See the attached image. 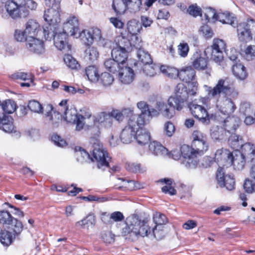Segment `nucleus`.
Returning a JSON list of instances; mask_svg holds the SVG:
<instances>
[{
  "instance_id": "nucleus-1",
  "label": "nucleus",
  "mask_w": 255,
  "mask_h": 255,
  "mask_svg": "<svg viewBox=\"0 0 255 255\" xmlns=\"http://www.w3.org/2000/svg\"><path fill=\"white\" fill-rule=\"evenodd\" d=\"M207 91L209 97L216 101V107L222 113L229 115L236 110L233 99L237 97L238 92L226 80H219L215 87H208Z\"/></svg>"
},
{
  "instance_id": "nucleus-2",
  "label": "nucleus",
  "mask_w": 255,
  "mask_h": 255,
  "mask_svg": "<svg viewBox=\"0 0 255 255\" xmlns=\"http://www.w3.org/2000/svg\"><path fill=\"white\" fill-rule=\"evenodd\" d=\"M126 226L122 230V235L126 236L130 233L141 237H153L157 239H161V233L157 227L151 229L147 222L141 220L135 214L131 215L127 218L126 220Z\"/></svg>"
},
{
  "instance_id": "nucleus-3",
  "label": "nucleus",
  "mask_w": 255,
  "mask_h": 255,
  "mask_svg": "<svg viewBox=\"0 0 255 255\" xmlns=\"http://www.w3.org/2000/svg\"><path fill=\"white\" fill-rule=\"evenodd\" d=\"M126 226L122 230V235L126 236L130 233L141 237H153L157 239H161V233L157 227L151 229L147 222L141 220L135 214L131 215L127 218L126 220Z\"/></svg>"
},
{
  "instance_id": "nucleus-4",
  "label": "nucleus",
  "mask_w": 255,
  "mask_h": 255,
  "mask_svg": "<svg viewBox=\"0 0 255 255\" xmlns=\"http://www.w3.org/2000/svg\"><path fill=\"white\" fill-rule=\"evenodd\" d=\"M208 147L207 140L192 141L191 147L186 144L183 145L181 147L183 164L187 168H195L199 162V157L203 155Z\"/></svg>"
},
{
  "instance_id": "nucleus-5",
  "label": "nucleus",
  "mask_w": 255,
  "mask_h": 255,
  "mask_svg": "<svg viewBox=\"0 0 255 255\" xmlns=\"http://www.w3.org/2000/svg\"><path fill=\"white\" fill-rule=\"evenodd\" d=\"M25 0H8L6 1L1 15L4 18L12 19L26 18L29 11L23 6Z\"/></svg>"
},
{
  "instance_id": "nucleus-6",
  "label": "nucleus",
  "mask_w": 255,
  "mask_h": 255,
  "mask_svg": "<svg viewBox=\"0 0 255 255\" xmlns=\"http://www.w3.org/2000/svg\"><path fill=\"white\" fill-rule=\"evenodd\" d=\"M215 158L219 162L223 158L226 160L230 165H233L237 170L243 169L245 165L246 157L239 150L230 152L227 149L222 148L216 151Z\"/></svg>"
},
{
  "instance_id": "nucleus-7",
  "label": "nucleus",
  "mask_w": 255,
  "mask_h": 255,
  "mask_svg": "<svg viewBox=\"0 0 255 255\" xmlns=\"http://www.w3.org/2000/svg\"><path fill=\"white\" fill-rule=\"evenodd\" d=\"M90 143L93 148L91 160L96 162L99 169L105 170L109 166V161L111 159L107 150L103 147L98 138L91 137Z\"/></svg>"
},
{
  "instance_id": "nucleus-8",
  "label": "nucleus",
  "mask_w": 255,
  "mask_h": 255,
  "mask_svg": "<svg viewBox=\"0 0 255 255\" xmlns=\"http://www.w3.org/2000/svg\"><path fill=\"white\" fill-rule=\"evenodd\" d=\"M145 122L142 116H132L130 117L128 125L123 129L120 138L121 141L125 144L130 143L133 138L135 139L136 130L139 127L143 125Z\"/></svg>"
},
{
  "instance_id": "nucleus-9",
  "label": "nucleus",
  "mask_w": 255,
  "mask_h": 255,
  "mask_svg": "<svg viewBox=\"0 0 255 255\" xmlns=\"http://www.w3.org/2000/svg\"><path fill=\"white\" fill-rule=\"evenodd\" d=\"M239 40L243 42H248L252 38L253 33L255 32V20L250 19L246 22H242L236 24Z\"/></svg>"
},
{
  "instance_id": "nucleus-10",
  "label": "nucleus",
  "mask_w": 255,
  "mask_h": 255,
  "mask_svg": "<svg viewBox=\"0 0 255 255\" xmlns=\"http://www.w3.org/2000/svg\"><path fill=\"white\" fill-rule=\"evenodd\" d=\"M226 44L222 39H214L212 45V56L213 60L224 68L225 64L223 52H226Z\"/></svg>"
},
{
  "instance_id": "nucleus-11",
  "label": "nucleus",
  "mask_w": 255,
  "mask_h": 255,
  "mask_svg": "<svg viewBox=\"0 0 255 255\" xmlns=\"http://www.w3.org/2000/svg\"><path fill=\"white\" fill-rule=\"evenodd\" d=\"M192 115L202 124L207 125L210 122V116L206 109L198 104L197 100H194L188 105Z\"/></svg>"
},
{
  "instance_id": "nucleus-12",
  "label": "nucleus",
  "mask_w": 255,
  "mask_h": 255,
  "mask_svg": "<svg viewBox=\"0 0 255 255\" xmlns=\"http://www.w3.org/2000/svg\"><path fill=\"white\" fill-rule=\"evenodd\" d=\"M60 3H55L53 5L45 10L44 14V20L48 22V25L45 26L43 29L51 27H59L60 22Z\"/></svg>"
},
{
  "instance_id": "nucleus-13",
  "label": "nucleus",
  "mask_w": 255,
  "mask_h": 255,
  "mask_svg": "<svg viewBox=\"0 0 255 255\" xmlns=\"http://www.w3.org/2000/svg\"><path fill=\"white\" fill-rule=\"evenodd\" d=\"M78 120V123H77L75 129L77 131H80L84 129L85 130H90L91 133H94V136L92 137L98 138L101 132L99 126L96 125L95 116L93 118L82 121V117H79Z\"/></svg>"
},
{
  "instance_id": "nucleus-14",
  "label": "nucleus",
  "mask_w": 255,
  "mask_h": 255,
  "mask_svg": "<svg viewBox=\"0 0 255 255\" xmlns=\"http://www.w3.org/2000/svg\"><path fill=\"white\" fill-rule=\"evenodd\" d=\"M45 116L48 124L54 128H57L60 125L62 116V109L58 108V111H54V108L51 104H47L45 106Z\"/></svg>"
},
{
  "instance_id": "nucleus-15",
  "label": "nucleus",
  "mask_w": 255,
  "mask_h": 255,
  "mask_svg": "<svg viewBox=\"0 0 255 255\" xmlns=\"http://www.w3.org/2000/svg\"><path fill=\"white\" fill-rule=\"evenodd\" d=\"M216 179L221 187H225L229 191L235 188V181L233 176L231 174H225L223 168H218L216 173Z\"/></svg>"
},
{
  "instance_id": "nucleus-16",
  "label": "nucleus",
  "mask_w": 255,
  "mask_h": 255,
  "mask_svg": "<svg viewBox=\"0 0 255 255\" xmlns=\"http://www.w3.org/2000/svg\"><path fill=\"white\" fill-rule=\"evenodd\" d=\"M0 223L6 225H11L13 227V231L16 234H19L22 230V223L12 217L7 211H0Z\"/></svg>"
},
{
  "instance_id": "nucleus-17",
  "label": "nucleus",
  "mask_w": 255,
  "mask_h": 255,
  "mask_svg": "<svg viewBox=\"0 0 255 255\" xmlns=\"http://www.w3.org/2000/svg\"><path fill=\"white\" fill-rule=\"evenodd\" d=\"M26 47L30 52L39 55H44L46 51L44 42L34 37H29L27 39Z\"/></svg>"
},
{
  "instance_id": "nucleus-18",
  "label": "nucleus",
  "mask_w": 255,
  "mask_h": 255,
  "mask_svg": "<svg viewBox=\"0 0 255 255\" xmlns=\"http://www.w3.org/2000/svg\"><path fill=\"white\" fill-rule=\"evenodd\" d=\"M67 104V100H63L59 104L60 109H62L63 119L67 123L75 124L76 126L79 121L78 119H79V115L75 109H68Z\"/></svg>"
},
{
  "instance_id": "nucleus-19",
  "label": "nucleus",
  "mask_w": 255,
  "mask_h": 255,
  "mask_svg": "<svg viewBox=\"0 0 255 255\" xmlns=\"http://www.w3.org/2000/svg\"><path fill=\"white\" fill-rule=\"evenodd\" d=\"M79 31V22L75 16L70 17L64 23L62 33L67 35L75 36Z\"/></svg>"
},
{
  "instance_id": "nucleus-20",
  "label": "nucleus",
  "mask_w": 255,
  "mask_h": 255,
  "mask_svg": "<svg viewBox=\"0 0 255 255\" xmlns=\"http://www.w3.org/2000/svg\"><path fill=\"white\" fill-rule=\"evenodd\" d=\"M118 72L119 79L121 83L128 85L132 82L134 73L131 68L123 65Z\"/></svg>"
},
{
  "instance_id": "nucleus-21",
  "label": "nucleus",
  "mask_w": 255,
  "mask_h": 255,
  "mask_svg": "<svg viewBox=\"0 0 255 255\" xmlns=\"http://www.w3.org/2000/svg\"><path fill=\"white\" fill-rule=\"evenodd\" d=\"M192 66L198 70H205L207 66V58L201 55L200 52H195L191 58Z\"/></svg>"
},
{
  "instance_id": "nucleus-22",
  "label": "nucleus",
  "mask_w": 255,
  "mask_h": 255,
  "mask_svg": "<svg viewBox=\"0 0 255 255\" xmlns=\"http://www.w3.org/2000/svg\"><path fill=\"white\" fill-rule=\"evenodd\" d=\"M240 123L238 117L233 116H228L224 121L223 127L228 134L233 133L239 127Z\"/></svg>"
},
{
  "instance_id": "nucleus-23",
  "label": "nucleus",
  "mask_w": 255,
  "mask_h": 255,
  "mask_svg": "<svg viewBox=\"0 0 255 255\" xmlns=\"http://www.w3.org/2000/svg\"><path fill=\"white\" fill-rule=\"evenodd\" d=\"M241 148V153L244 154L248 161L252 163H255V144L247 142L244 143Z\"/></svg>"
},
{
  "instance_id": "nucleus-24",
  "label": "nucleus",
  "mask_w": 255,
  "mask_h": 255,
  "mask_svg": "<svg viewBox=\"0 0 255 255\" xmlns=\"http://www.w3.org/2000/svg\"><path fill=\"white\" fill-rule=\"evenodd\" d=\"M196 76V72L191 66H187L179 71V78L181 80L187 83H190Z\"/></svg>"
},
{
  "instance_id": "nucleus-25",
  "label": "nucleus",
  "mask_w": 255,
  "mask_h": 255,
  "mask_svg": "<svg viewBox=\"0 0 255 255\" xmlns=\"http://www.w3.org/2000/svg\"><path fill=\"white\" fill-rule=\"evenodd\" d=\"M216 20L223 24H228L233 27H235L237 24V18L233 13L228 12H218L216 16Z\"/></svg>"
},
{
  "instance_id": "nucleus-26",
  "label": "nucleus",
  "mask_w": 255,
  "mask_h": 255,
  "mask_svg": "<svg viewBox=\"0 0 255 255\" xmlns=\"http://www.w3.org/2000/svg\"><path fill=\"white\" fill-rule=\"evenodd\" d=\"M228 132L222 127L214 126L210 129V135L215 141H219L227 138Z\"/></svg>"
},
{
  "instance_id": "nucleus-27",
  "label": "nucleus",
  "mask_w": 255,
  "mask_h": 255,
  "mask_svg": "<svg viewBox=\"0 0 255 255\" xmlns=\"http://www.w3.org/2000/svg\"><path fill=\"white\" fill-rule=\"evenodd\" d=\"M43 33L45 37V38L47 40H51L53 39V41H55V38H58L59 41L61 40L62 37V33L61 32L59 27H48L47 29L45 28L43 30Z\"/></svg>"
},
{
  "instance_id": "nucleus-28",
  "label": "nucleus",
  "mask_w": 255,
  "mask_h": 255,
  "mask_svg": "<svg viewBox=\"0 0 255 255\" xmlns=\"http://www.w3.org/2000/svg\"><path fill=\"white\" fill-rule=\"evenodd\" d=\"M135 139L139 144H145L150 140V134L146 129L138 128L136 130Z\"/></svg>"
},
{
  "instance_id": "nucleus-29",
  "label": "nucleus",
  "mask_w": 255,
  "mask_h": 255,
  "mask_svg": "<svg viewBox=\"0 0 255 255\" xmlns=\"http://www.w3.org/2000/svg\"><path fill=\"white\" fill-rule=\"evenodd\" d=\"M126 27L128 34L131 36L138 35L142 29L141 23L134 19L129 20L127 23Z\"/></svg>"
},
{
  "instance_id": "nucleus-30",
  "label": "nucleus",
  "mask_w": 255,
  "mask_h": 255,
  "mask_svg": "<svg viewBox=\"0 0 255 255\" xmlns=\"http://www.w3.org/2000/svg\"><path fill=\"white\" fill-rule=\"evenodd\" d=\"M128 51H125L120 48H114L111 54L113 58L119 62L122 66L125 65L128 57Z\"/></svg>"
},
{
  "instance_id": "nucleus-31",
  "label": "nucleus",
  "mask_w": 255,
  "mask_h": 255,
  "mask_svg": "<svg viewBox=\"0 0 255 255\" xmlns=\"http://www.w3.org/2000/svg\"><path fill=\"white\" fill-rule=\"evenodd\" d=\"M149 149L154 155L157 156L166 155L168 153V150L161 143L156 141L150 143Z\"/></svg>"
},
{
  "instance_id": "nucleus-32",
  "label": "nucleus",
  "mask_w": 255,
  "mask_h": 255,
  "mask_svg": "<svg viewBox=\"0 0 255 255\" xmlns=\"http://www.w3.org/2000/svg\"><path fill=\"white\" fill-rule=\"evenodd\" d=\"M229 137L228 143L229 145L234 149V151L239 150L244 144L243 138L234 132L230 133Z\"/></svg>"
},
{
  "instance_id": "nucleus-33",
  "label": "nucleus",
  "mask_w": 255,
  "mask_h": 255,
  "mask_svg": "<svg viewBox=\"0 0 255 255\" xmlns=\"http://www.w3.org/2000/svg\"><path fill=\"white\" fill-rule=\"evenodd\" d=\"M232 72L234 75L240 80H244L247 77L245 67L241 63H236L232 66Z\"/></svg>"
},
{
  "instance_id": "nucleus-34",
  "label": "nucleus",
  "mask_w": 255,
  "mask_h": 255,
  "mask_svg": "<svg viewBox=\"0 0 255 255\" xmlns=\"http://www.w3.org/2000/svg\"><path fill=\"white\" fill-rule=\"evenodd\" d=\"M39 25L36 20H29L26 23L25 32L29 35V37H34L38 32Z\"/></svg>"
},
{
  "instance_id": "nucleus-35",
  "label": "nucleus",
  "mask_w": 255,
  "mask_h": 255,
  "mask_svg": "<svg viewBox=\"0 0 255 255\" xmlns=\"http://www.w3.org/2000/svg\"><path fill=\"white\" fill-rule=\"evenodd\" d=\"M187 100L183 99L175 95L174 97H170L168 100V105L174 110H181L184 106V103Z\"/></svg>"
},
{
  "instance_id": "nucleus-36",
  "label": "nucleus",
  "mask_w": 255,
  "mask_h": 255,
  "mask_svg": "<svg viewBox=\"0 0 255 255\" xmlns=\"http://www.w3.org/2000/svg\"><path fill=\"white\" fill-rule=\"evenodd\" d=\"M112 8L117 15L123 14L127 9V2L125 0H113Z\"/></svg>"
},
{
  "instance_id": "nucleus-37",
  "label": "nucleus",
  "mask_w": 255,
  "mask_h": 255,
  "mask_svg": "<svg viewBox=\"0 0 255 255\" xmlns=\"http://www.w3.org/2000/svg\"><path fill=\"white\" fill-rule=\"evenodd\" d=\"M133 111L129 109H125L120 111L118 110H114L110 113L113 118H114L119 122L122 121L125 116H131Z\"/></svg>"
},
{
  "instance_id": "nucleus-38",
  "label": "nucleus",
  "mask_w": 255,
  "mask_h": 255,
  "mask_svg": "<svg viewBox=\"0 0 255 255\" xmlns=\"http://www.w3.org/2000/svg\"><path fill=\"white\" fill-rule=\"evenodd\" d=\"M85 72L88 80L92 82H96L99 79V74L95 66H90L85 69Z\"/></svg>"
},
{
  "instance_id": "nucleus-39",
  "label": "nucleus",
  "mask_w": 255,
  "mask_h": 255,
  "mask_svg": "<svg viewBox=\"0 0 255 255\" xmlns=\"http://www.w3.org/2000/svg\"><path fill=\"white\" fill-rule=\"evenodd\" d=\"M67 34L65 33H62V37L61 40L59 41L58 38H55V41L54 42V44L55 47L60 50H65L66 51L70 50L71 46L68 45L67 42Z\"/></svg>"
},
{
  "instance_id": "nucleus-40",
  "label": "nucleus",
  "mask_w": 255,
  "mask_h": 255,
  "mask_svg": "<svg viewBox=\"0 0 255 255\" xmlns=\"http://www.w3.org/2000/svg\"><path fill=\"white\" fill-rule=\"evenodd\" d=\"M104 65L109 71L113 73L118 72L122 67V65L113 58L107 60Z\"/></svg>"
},
{
  "instance_id": "nucleus-41",
  "label": "nucleus",
  "mask_w": 255,
  "mask_h": 255,
  "mask_svg": "<svg viewBox=\"0 0 255 255\" xmlns=\"http://www.w3.org/2000/svg\"><path fill=\"white\" fill-rule=\"evenodd\" d=\"M160 71L170 78H176L179 77V71L175 68L161 65Z\"/></svg>"
},
{
  "instance_id": "nucleus-42",
  "label": "nucleus",
  "mask_w": 255,
  "mask_h": 255,
  "mask_svg": "<svg viewBox=\"0 0 255 255\" xmlns=\"http://www.w3.org/2000/svg\"><path fill=\"white\" fill-rule=\"evenodd\" d=\"M85 58L86 60L93 62L96 60L99 57V52L97 48L94 47H88L85 51Z\"/></svg>"
},
{
  "instance_id": "nucleus-43",
  "label": "nucleus",
  "mask_w": 255,
  "mask_h": 255,
  "mask_svg": "<svg viewBox=\"0 0 255 255\" xmlns=\"http://www.w3.org/2000/svg\"><path fill=\"white\" fill-rule=\"evenodd\" d=\"M115 48H120V49L125 51H129L131 48V43L130 41L123 36L118 37Z\"/></svg>"
},
{
  "instance_id": "nucleus-44",
  "label": "nucleus",
  "mask_w": 255,
  "mask_h": 255,
  "mask_svg": "<svg viewBox=\"0 0 255 255\" xmlns=\"http://www.w3.org/2000/svg\"><path fill=\"white\" fill-rule=\"evenodd\" d=\"M0 109H2L3 113L5 114H11L16 109V104L14 101L8 100L0 104Z\"/></svg>"
},
{
  "instance_id": "nucleus-45",
  "label": "nucleus",
  "mask_w": 255,
  "mask_h": 255,
  "mask_svg": "<svg viewBox=\"0 0 255 255\" xmlns=\"http://www.w3.org/2000/svg\"><path fill=\"white\" fill-rule=\"evenodd\" d=\"M137 56L138 60L144 65L151 64L152 63V60L150 55L143 48L137 51Z\"/></svg>"
},
{
  "instance_id": "nucleus-46",
  "label": "nucleus",
  "mask_w": 255,
  "mask_h": 255,
  "mask_svg": "<svg viewBox=\"0 0 255 255\" xmlns=\"http://www.w3.org/2000/svg\"><path fill=\"white\" fill-rule=\"evenodd\" d=\"M95 223V217L93 215H89L85 218L76 223L77 226H81L83 228H88L94 225Z\"/></svg>"
},
{
  "instance_id": "nucleus-47",
  "label": "nucleus",
  "mask_w": 255,
  "mask_h": 255,
  "mask_svg": "<svg viewBox=\"0 0 255 255\" xmlns=\"http://www.w3.org/2000/svg\"><path fill=\"white\" fill-rule=\"evenodd\" d=\"M175 95L183 98V99L187 100L188 98V93L187 87L183 83H179L177 85L175 89Z\"/></svg>"
},
{
  "instance_id": "nucleus-48",
  "label": "nucleus",
  "mask_w": 255,
  "mask_h": 255,
  "mask_svg": "<svg viewBox=\"0 0 255 255\" xmlns=\"http://www.w3.org/2000/svg\"><path fill=\"white\" fill-rule=\"evenodd\" d=\"M160 71V67L156 64H147L144 65L143 69V72L147 76L152 77Z\"/></svg>"
},
{
  "instance_id": "nucleus-49",
  "label": "nucleus",
  "mask_w": 255,
  "mask_h": 255,
  "mask_svg": "<svg viewBox=\"0 0 255 255\" xmlns=\"http://www.w3.org/2000/svg\"><path fill=\"white\" fill-rule=\"evenodd\" d=\"M161 182H163L167 184V185L163 186L161 188L163 192L165 194H169L170 195H174L176 194V190L170 186L172 183V180L171 179L164 178L163 179H161Z\"/></svg>"
},
{
  "instance_id": "nucleus-50",
  "label": "nucleus",
  "mask_w": 255,
  "mask_h": 255,
  "mask_svg": "<svg viewBox=\"0 0 255 255\" xmlns=\"http://www.w3.org/2000/svg\"><path fill=\"white\" fill-rule=\"evenodd\" d=\"M240 113L243 116H248L249 115H254V111L251 108V105L248 102H243L241 103L239 108Z\"/></svg>"
},
{
  "instance_id": "nucleus-51",
  "label": "nucleus",
  "mask_w": 255,
  "mask_h": 255,
  "mask_svg": "<svg viewBox=\"0 0 255 255\" xmlns=\"http://www.w3.org/2000/svg\"><path fill=\"white\" fill-rule=\"evenodd\" d=\"M79 37L85 44L89 45L93 43L91 29L83 30L79 33Z\"/></svg>"
},
{
  "instance_id": "nucleus-52",
  "label": "nucleus",
  "mask_w": 255,
  "mask_h": 255,
  "mask_svg": "<svg viewBox=\"0 0 255 255\" xmlns=\"http://www.w3.org/2000/svg\"><path fill=\"white\" fill-rule=\"evenodd\" d=\"M28 107L30 111L38 114L43 113V108L42 105L36 100H31L29 102Z\"/></svg>"
},
{
  "instance_id": "nucleus-53",
  "label": "nucleus",
  "mask_w": 255,
  "mask_h": 255,
  "mask_svg": "<svg viewBox=\"0 0 255 255\" xmlns=\"http://www.w3.org/2000/svg\"><path fill=\"white\" fill-rule=\"evenodd\" d=\"M64 61L66 65L72 69H77L79 66L77 60L70 54L65 55Z\"/></svg>"
},
{
  "instance_id": "nucleus-54",
  "label": "nucleus",
  "mask_w": 255,
  "mask_h": 255,
  "mask_svg": "<svg viewBox=\"0 0 255 255\" xmlns=\"http://www.w3.org/2000/svg\"><path fill=\"white\" fill-rule=\"evenodd\" d=\"M0 241L3 245H9L12 242L11 233L7 231H2L0 233Z\"/></svg>"
},
{
  "instance_id": "nucleus-55",
  "label": "nucleus",
  "mask_w": 255,
  "mask_h": 255,
  "mask_svg": "<svg viewBox=\"0 0 255 255\" xmlns=\"http://www.w3.org/2000/svg\"><path fill=\"white\" fill-rule=\"evenodd\" d=\"M126 2L127 8L130 9L132 11L135 12L140 10L141 0H127Z\"/></svg>"
},
{
  "instance_id": "nucleus-56",
  "label": "nucleus",
  "mask_w": 255,
  "mask_h": 255,
  "mask_svg": "<svg viewBox=\"0 0 255 255\" xmlns=\"http://www.w3.org/2000/svg\"><path fill=\"white\" fill-rule=\"evenodd\" d=\"M244 57L248 61H251L255 57V45H249L244 51Z\"/></svg>"
},
{
  "instance_id": "nucleus-57",
  "label": "nucleus",
  "mask_w": 255,
  "mask_h": 255,
  "mask_svg": "<svg viewBox=\"0 0 255 255\" xmlns=\"http://www.w3.org/2000/svg\"><path fill=\"white\" fill-rule=\"evenodd\" d=\"M177 48L178 53L181 57L184 58L187 57L189 50V47L187 43L184 41L180 43Z\"/></svg>"
},
{
  "instance_id": "nucleus-58",
  "label": "nucleus",
  "mask_w": 255,
  "mask_h": 255,
  "mask_svg": "<svg viewBox=\"0 0 255 255\" xmlns=\"http://www.w3.org/2000/svg\"><path fill=\"white\" fill-rule=\"evenodd\" d=\"M244 188L246 192L252 193L255 192V181L251 179H247L244 184Z\"/></svg>"
},
{
  "instance_id": "nucleus-59",
  "label": "nucleus",
  "mask_w": 255,
  "mask_h": 255,
  "mask_svg": "<svg viewBox=\"0 0 255 255\" xmlns=\"http://www.w3.org/2000/svg\"><path fill=\"white\" fill-rule=\"evenodd\" d=\"M33 76L30 73L20 71L11 75V78L13 79H20L23 81L29 80Z\"/></svg>"
},
{
  "instance_id": "nucleus-60",
  "label": "nucleus",
  "mask_w": 255,
  "mask_h": 255,
  "mask_svg": "<svg viewBox=\"0 0 255 255\" xmlns=\"http://www.w3.org/2000/svg\"><path fill=\"white\" fill-rule=\"evenodd\" d=\"M188 13L194 16H202L201 8L198 6L196 4L191 5L187 10Z\"/></svg>"
},
{
  "instance_id": "nucleus-61",
  "label": "nucleus",
  "mask_w": 255,
  "mask_h": 255,
  "mask_svg": "<svg viewBox=\"0 0 255 255\" xmlns=\"http://www.w3.org/2000/svg\"><path fill=\"white\" fill-rule=\"evenodd\" d=\"M131 40V47L133 46L137 51L141 50L143 49V42L142 41L141 38L137 36H132Z\"/></svg>"
},
{
  "instance_id": "nucleus-62",
  "label": "nucleus",
  "mask_w": 255,
  "mask_h": 255,
  "mask_svg": "<svg viewBox=\"0 0 255 255\" xmlns=\"http://www.w3.org/2000/svg\"><path fill=\"white\" fill-rule=\"evenodd\" d=\"M114 79V77L109 73L105 72L101 74V81L105 86H108L112 84Z\"/></svg>"
},
{
  "instance_id": "nucleus-63",
  "label": "nucleus",
  "mask_w": 255,
  "mask_h": 255,
  "mask_svg": "<svg viewBox=\"0 0 255 255\" xmlns=\"http://www.w3.org/2000/svg\"><path fill=\"white\" fill-rule=\"evenodd\" d=\"M153 220L154 223L157 225H162L167 222L166 216L160 213H156L154 214Z\"/></svg>"
},
{
  "instance_id": "nucleus-64",
  "label": "nucleus",
  "mask_w": 255,
  "mask_h": 255,
  "mask_svg": "<svg viewBox=\"0 0 255 255\" xmlns=\"http://www.w3.org/2000/svg\"><path fill=\"white\" fill-rule=\"evenodd\" d=\"M217 14V13L215 12V9L210 7L208 8L204 13L205 19L208 22H214L216 20Z\"/></svg>"
}]
</instances>
